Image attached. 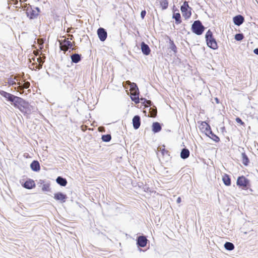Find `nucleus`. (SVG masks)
<instances>
[{
	"label": "nucleus",
	"mask_w": 258,
	"mask_h": 258,
	"mask_svg": "<svg viewBox=\"0 0 258 258\" xmlns=\"http://www.w3.org/2000/svg\"><path fill=\"white\" fill-rule=\"evenodd\" d=\"M13 105L22 112L28 113L31 111V106L29 102L21 97H18Z\"/></svg>",
	"instance_id": "1"
},
{
	"label": "nucleus",
	"mask_w": 258,
	"mask_h": 258,
	"mask_svg": "<svg viewBox=\"0 0 258 258\" xmlns=\"http://www.w3.org/2000/svg\"><path fill=\"white\" fill-rule=\"evenodd\" d=\"M206 38L207 45L213 49L218 48V45L216 40L214 38L213 33L210 30H209L206 34Z\"/></svg>",
	"instance_id": "2"
},
{
	"label": "nucleus",
	"mask_w": 258,
	"mask_h": 258,
	"mask_svg": "<svg viewBox=\"0 0 258 258\" xmlns=\"http://www.w3.org/2000/svg\"><path fill=\"white\" fill-rule=\"evenodd\" d=\"M29 59L30 64L29 66L30 69L36 70L37 69H40L41 68L43 62L40 57H32L31 58H30Z\"/></svg>",
	"instance_id": "3"
},
{
	"label": "nucleus",
	"mask_w": 258,
	"mask_h": 258,
	"mask_svg": "<svg viewBox=\"0 0 258 258\" xmlns=\"http://www.w3.org/2000/svg\"><path fill=\"white\" fill-rule=\"evenodd\" d=\"M205 30L204 26L199 20L195 21L192 25L191 30L198 35H201Z\"/></svg>",
	"instance_id": "4"
},
{
	"label": "nucleus",
	"mask_w": 258,
	"mask_h": 258,
	"mask_svg": "<svg viewBox=\"0 0 258 258\" xmlns=\"http://www.w3.org/2000/svg\"><path fill=\"white\" fill-rule=\"evenodd\" d=\"M191 8L189 7L188 2L185 1L181 7V11L183 17L187 19L189 18L191 15Z\"/></svg>",
	"instance_id": "5"
},
{
	"label": "nucleus",
	"mask_w": 258,
	"mask_h": 258,
	"mask_svg": "<svg viewBox=\"0 0 258 258\" xmlns=\"http://www.w3.org/2000/svg\"><path fill=\"white\" fill-rule=\"evenodd\" d=\"M236 183L243 189H247L249 186V180L243 175L238 177Z\"/></svg>",
	"instance_id": "6"
},
{
	"label": "nucleus",
	"mask_w": 258,
	"mask_h": 258,
	"mask_svg": "<svg viewBox=\"0 0 258 258\" xmlns=\"http://www.w3.org/2000/svg\"><path fill=\"white\" fill-rule=\"evenodd\" d=\"M26 14L30 19H35L39 15L40 10L38 8H32L29 7L26 9Z\"/></svg>",
	"instance_id": "7"
},
{
	"label": "nucleus",
	"mask_w": 258,
	"mask_h": 258,
	"mask_svg": "<svg viewBox=\"0 0 258 258\" xmlns=\"http://www.w3.org/2000/svg\"><path fill=\"white\" fill-rule=\"evenodd\" d=\"M199 123V129L203 133H204L206 135H208L209 133H211V128L210 125L207 123L206 121H198Z\"/></svg>",
	"instance_id": "8"
},
{
	"label": "nucleus",
	"mask_w": 258,
	"mask_h": 258,
	"mask_svg": "<svg viewBox=\"0 0 258 258\" xmlns=\"http://www.w3.org/2000/svg\"><path fill=\"white\" fill-rule=\"evenodd\" d=\"M72 46V43L69 40V38L64 39L60 42V49L64 51H67L69 48H71Z\"/></svg>",
	"instance_id": "9"
},
{
	"label": "nucleus",
	"mask_w": 258,
	"mask_h": 258,
	"mask_svg": "<svg viewBox=\"0 0 258 258\" xmlns=\"http://www.w3.org/2000/svg\"><path fill=\"white\" fill-rule=\"evenodd\" d=\"M0 94L5 98L7 99L8 100L14 103H15V101L18 97L3 90L0 91Z\"/></svg>",
	"instance_id": "10"
},
{
	"label": "nucleus",
	"mask_w": 258,
	"mask_h": 258,
	"mask_svg": "<svg viewBox=\"0 0 258 258\" xmlns=\"http://www.w3.org/2000/svg\"><path fill=\"white\" fill-rule=\"evenodd\" d=\"M97 34L99 39L101 41H104L106 40L107 36V33L104 28H99L97 30Z\"/></svg>",
	"instance_id": "11"
},
{
	"label": "nucleus",
	"mask_w": 258,
	"mask_h": 258,
	"mask_svg": "<svg viewBox=\"0 0 258 258\" xmlns=\"http://www.w3.org/2000/svg\"><path fill=\"white\" fill-rule=\"evenodd\" d=\"M148 239L145 236H140L138 237L137 240V243L138 246L144 247H145L147 244Z\"/></svg>",
	"instance_id": "12"
},
{
	"label": "nucleus",
	"mask_w": 258,
	"mask_h": 258,
	"mask_svg": "<svg viewBox=\"0 0 258 258\" xmlns=\"http://www.w3.org/2000/svg\"><path fill=\"white\" fill-rule=\"evenodd\" d=\"M23 186L27 189H30L35 187V183L33 179H29L25 181Z\"/></svg>",
	"instance_id": "13"
},
{
	"label": "nucleus",
	"mask_w": 258,
	"mask_h": 258,
	"mask_svg": "<svg viewBox=\"0 0 258 258\" xmlns=\"http://www.w3.org/2000/svg\"><path fill=\"white\" fill-rule=\"evenodd\" d=\"M54 198L57 201H60L61 202H65L67 197L66 195L61 192H57L54 195Z\"/></svg>",
	"instance_id": "14"
},
{
	"label": "nucleus",
	"mask_w": 258,
	"mask_h": 258,
	"mask_svg": "<svg viewBox=\"0 0 258 258\" xmlns=\"http://www.w3.org/2000/svg\"><path fill=\"white\" fill-rule=\"evenodd\" d=\"M133 124L136 130L139 128L141 125V119L139 115L135 116L133 118Z\"/></svg>",
	"instance_id": "15"
},
{
	"label": "nucleus",
	"mask_w": 258,
	"mask_h": 258,
	"mask_svg": "<svg viewBox=\"0 0 258 258\" xmlns=\"http://www.w3.org/2000/svg\"><path fill=\"white\" fill-rule=\"evenodd\" d=\"M141 46L142 51L144 54L147 55L150 54L151 50L147 44H146L145 42H142L141 43Z\"/></svg>",
	"instance_id": "16"
},
{
	"label": "nucleus",
	"mask_w": 258,
	"mask_h": 258,
	"mask_svg": "<svg viewBox=\"0 0 258 258\" xmlns=\"http://www.w3.org/2000/svg\"><path fill=\"white\" fill-rule=\"evenodd\" d=\"M233 22L235 25L239 26L244 22V18L241 15H237L233 18Z\"/></svg>",
	"instance_id": "17"
},
{
	"label": "nucleus",
	"mask_w": 258,
	"mask_h": 258,
	"mask_svg": "<svg viewBox=\"0 0 258 258\" xmlns=\"http://www.w3.org/2000/svg\"><path fill=\"white\" fill-rule=\"evenodd\" d=\"M158 151L160 152L163 157L165 156H169V151L165 148L164 145H162L158 148Z\"/></svg>",
	"instance_id": "18"
},
{
	"label": "nucleus",
	"mask_w": 258,
	"mask_h": 258,
	"mask_svg": "<svg viewBox=\"0 0 258 258\" xmlns=\"http://www.w3.org/2000/svg\"><path fill=\"white\" fill-rule=\"evenodd\" d=\"M31 169L34 171H38L40 169V166L38 161L34 160L30 165Z\"/></svg>",
	"instance_id": "19"
},
{
	"label": "nucleus",
	"mask_w": 258,
	"mask_h": 258,
	"mask_svg": "<svg viewBox=\"0 0 258 258\" xmlns=\"http://www.w3.org/2000/svg\"><path fill=\"white\" fill-rule=\"evenodd\" d=\"M222 180L226 186H230L231 185V179L228 174H225L223 176Z\"/></svg>",
	"instance_id": "20"
},
{
	"label": "nucleus",
	"mask_w": 258,
	"mask_h": 258,
	"mask_svg": "<svg viewBox=\"0 0 258 258\" xmlns=\"http://www.w3.org/2000/svg\"><path fill=\"white\" fill-rule=\"evenodd\" d=\"M161 130V126L158 122H154L152 124V131L154 133H158Z\"/></svg>",
	"instance_id": "21"
},
{
	"label": "nucleus",
	"mask_w": 258,
	"mask_h": 258,
	"mask_svg": "<svg viewBox=\"0 0 258 258\" xmlns=\"http://www.w3.org/2000/svg\"><path fill=\"white\" fill-rule=\"evenodd\" d=\"M189 156V151L187 149L184 148L181 150L180 157L182 159H185Z\"/></svg>",
	"instance_id": "22"
},
{
	"label": "nucleus",
	"mask_w": 258,
	"mask_h": 258,
	"mask_svg": "<svg viewBox=\"0 0 258 258\" xmlns=\"http://www.w3.org/2000/svg\"><path fill=\"white\" fill-rule=\"evenodd\" d=\"M206 135L216 143H218L220 141V138L217 135L214 134L212 131L211 133H209V134Z\"/></svg>",
	"instance_id": "23"
},
{
	"label": "nucleus",
	"mask_w": 258,
	"mask_h": 258,
	"mask_svg": "<svg viewBox=\"0 0 258 258\" xmlns=\"http://www.w3.org/2000/svg\"><path fill=\"white\" fill-rule=\"evenodd\" d=\"M71 59L73 62L78 63L81 59V55L77 53L71 55Z\"/></svg>",
	"instance_id": "24"
},
{
	"label": "nucleus",
	"mask_w": 258,
	"mask_h": 258,
	"mask_svg": "<svg viewBox=\"0 0 258 258\" xmlns=\"http://www.w3.org/2000/svg\"><path fill=\"white\" fill-rule=\"evenodd\" d=\"M241 157H242V163L245 165V166H247L249 163V160L247 157V156L246 155V154H245V153H242L241 154Z\"/></svg>",
	"instance_id": "25"
},
{
	"label": "nucleus",
	"mask_w": 258,
	"mask_h": 258,
	"mask_svg": "<svg viewBox=\"0 0 258 258\" xmlns=\"http://www.w3.org/2000/svg\"><path fill=\"white\" fill-rule=\"evenodd\" d=\"M56 180L58 184L63 186H66L67 184V180L60 176H58Z\"/></svg>",
	"instance_id": "26"
},
{
	"label": "nucleus",
	"mask_w": 258,
	"mask_h": 258,
	"mask_svg": "<svg viewBox=\"0 0 258 258\" xmlns=\"http://www.w3.org/2000/svg\"><path fill=\"white\" fill-rule=\"evenodd\" d=\"M160 6L162 10L166 9L168 7L167 0H158Z\"/></svg>",
	"instance_id": "27"
},
{
	"label": "nucleus",
	"mask_w": 258,
	"mask_h": 258,
	"mask_svg": "<svg viewBox=\"0 0 258 258\" xmlns=\"http://www.w3.org/2000/svg\"><path fill=\"white\" fill-rule=\"evenodd\" d=\"M225 248L228 250H232L234 248V245L232 243L226 242L224 244Z\"/></svg>",
	"instance_id": "28"
},
{
	"label": "nucleus",
	"mask_w": 258,
	"mask_h": 258,
	"mask_svg": "<svg viewBox=\"0 0 258 258\" xmlns=\"http://www.w3.org/2000/svg\"><path fill=\"white\" fill-rule=\"evenodd\" d=\"M131 98L132 100L135 102V103L136 104L139 103L140 99L139 97V94H132L131 95Z\"/></svg>",
	"instance_id": "29"
},
{
	"label": "nucleus",
	"mask_w": 258,
	"mask_h": 258,
	"mask_svg": "<svg viewBox=\"0 0 258 258\" xmlns=\"http://www.w3.org/2000/svg\"><path fill=\"white\" fill-rule=\"evenodd\" d=\"M141 103L144 104L146 107L150 106L151 105V101L150 100H148L145 98H141L140 99Z\"/></svg>",
	"instance_id": "30"
},
{
	"label": "nucleus",
	"mask_w": 258,
	"mask_h": 258,
	"mask_svg": "<svg viewBox=\"0 0 258 258\" xmlns=\"http://www.w3.org/2000/svg\"><path fill=\"white\" fill-rule=\"evenodd\" d=\"M173 17L175 19L176 24H180L181 22L180 14L179 13H174Z\"/></svg>",
	"instance_id": "31"
},
{
	"label": "nucleus",
	"mask_w": 258,
	"mask_h": 258,
	"mask_svg": "<svg viewBox=\"0 0 258 258\" xmlns=\"http://www.w3.org/2000/svg\"><path fill=\"white\" fill-rule=\"evenodd\" d=\"M130 91L131 95L138 94L137 93V92L138 91V88H137V86H136V87H135V86H130Z\"/></svg>",
	"instance_id": "32"
},
{
	"label": "nucleus",
	"mask_w": 258,
	"mask_h": 258,
	"mask_svg": "<svg viewBox=\"0 0 258 258\" xmlns=\"http://www.w3.org/2000/svg\"><path fill=\"white\" fill-rule=\"evenodd\" d=\"M111 135H109V134L102 135V140L104 142H109L111 140Z\"/></svg>",
	"instance_id": "33"
},
{
	"label": "nucleus",
	"mask_w": 258,
	"mask_h": 258,
	"mask_svg": "<svg viewBox=\"0 0 258 258\" xmlns=\"http://www.w3.org/2000/svg\"><path fill=\"white\" fill-rule=\"evenodd\" d=\"M243 38H244L243 35L241 33L236 34L235 35V39L237 41H241L243 39Z\"/></svg>",
	"instance_id": "34"
},
{
	"label": "nucleus",
	"mask_w": 258,
	"mask_h": 258,
	"mask_svg": "<svg viewBox=\"0 0 258 258\" xmlns=\"http://www.w3.org/2000/svg\"><path fill=\"white\" fill-rule=\"evenodd\" d=\"M151 109V108L150 109ZM157 109H152L151 111H150L151 116V117H155L157 115Z\"/></svg>",
	"instance_id": "35"
},
{
	"label": "nucleus",
	"mask_w": 258,
	"mask_h": 258,
	"mask_svg": "<svg viewBox=\"0 0 258 258\" xmlns=\"http://www.w3.org/2000/svg\"><path fill=\"white\" fill-rule=\"evenodd\" d=\"M42 190L43 191H49L50 190L49 185V184H43L42 187Z\"/></svg>",
	"instance_id": "36"
},
{
	"label": "nucleus",
	"mask_w": 258,
	"mask_h": 258,
	"mask_svg": "<svg viewBox=\"0 0 258 258\" xmlns=\"http://www.w3.org/2000/svg\"><path fill=\"white\" fill-rule=\"evenodd\" d=\"M15 78H14V79H10L9 81H8V84L9 85H15L16 84V82L15 81Z\"/></svg>",
	"instance_id": "37"
},
{
	"label": "nucleus",
	"mask_w": 258,
	"mask_h": 258,
	"mask_svg": "<svg viewBox=\"0 0 258 258\" xmlns=\"http://www.w3.org/2000/svg\"><path fill=\"white\" fill-rule=\"evenodd\" d=\"M30 84L29 82H26L22 85L24 89H27L30 87Z\"/></svg>",
	"instance_id": "38"
},
{
	"label": "nucleus",
	"mask_w": 258,
	"mask_h": 258,
	"mask_svg": "<svg viewBox=\"0 0 258 258\" xmlns=\"http://www.w3.org/2000/svg\"><path fill=\"white\" fill-rule=\"evenodd\" d=\"M236 121L242 125H244V122L239 117H237L236 118Z\"/></svg>",
	"instance_id": "39"
},
{
	"label": "nucleus",
	"mask_w": 258,
	"mask_h": 258,
	"mask_svg": "<svg viewBox=\"0 0 258 258\" xmlns=\"http://www.w3.org/2000/svg\"><path fill=\"white\" fill-rule=\"evenodd\" d=\"M17 89H18V91L20 92V93L21 94H22L23 93V89H24V88L22 86H21V85H19L18 87H17Z\"/></svg>",
	"instance_id": "40"
},
{
	"label": "nucleus",
	"mask_w": 258,
	"mask_h": 258,
	"mask_svg": "<svg viewBox=\"0 0 258 258\" xmlns=\"http://www.w3.org/2000/svg\"><path fill=\"white\" fill-rule=\"evenodd\" d=\"M146 12L145 10H143L141 13V18L143 19L145 18V16H146Z\"/></svg>",
	"instance_id": "41"
},
{
	"label": "nucleus",
	"mask_w": 258,
	"mask_h": 258,
	"mask_svg": "<svg viewBox=\"0 0 258 258\" xmlns=\"http://www.w3.org/2000/svg\"><path fill=\"white\" fill-rule=\"evenodd\" d=\"M125 83L127 85H130V86H135V87H136V84L135 83H131L130 81H126Z\"/></svg>",
	"instance_id": "42"
},
{
	"label": "nucleus",
	"mask_w": 258,
	"mask_h": 258,
	"mask_svg": "<svg viewBox=\"0 0 258 258\" xmlns=\"http://www.w3.org/2000/svg\"><path fill=\"white\" fill-rule=\"evenodd\" d=\"M172 49L173 50L176 49V47L175 45L174 44L173 41H172Z\"/></svg>",
	"instance_id": "43"
},
{
	"label": "nucleus",
	"mask_w": 258,
	"mask_h": 258,
	"mask_svg": "<svg viewBox=\"0 0 258 258\" xmlns=\"http://www.w3.org/2000/svg\"><path fill=\"white\" fill-rule=\"evenodd\" d=\"M253 52L255 54H258V48L254 49Z\"/></svg>",
	"instance_id": "44"
},
{
	"label": "nucleus",
	"mask_w": 258,
	"mask_h": 258,
	"mask_svg": "<svg viewBox=\"0 0 258 258\" xmlns=\"http://www.w3.org/2000/svg\"><path fill=\"white\" fill-rule=\"evenodd\" d=\"M181 201V198L180 197H178L177 199V203H180Z\"/></svg>",
	"instance_id": "45"
},
{
	"label": "nucleus",
	"mask_w": 258,
	"mask_h": 258,
	"mask_svg": "<svg viewBox=\"0 0 258 258\" xmlns=\"http://www.w3.org/2000/svg\"><path fill=\"white\" fill-rule=\"evenodd\" d=\"M13 1V4L14 5H16L17 3H18V1L17 0H12Z\"/></svg>",
	"instance_id": "46"
},
{
	"label": "nucleus",
	"mask_w": 258,
	"mask_h": 258,
	"mask_svg": "<svg viewBox=\"0 0 258 258\" xmlns=\"http://www.w3.org/2000/svg\"><path fill=\"white\" fill-rule=\"evenodd\" d=\"M70 36H71V37H73V36L72 35H70ZM72 39V38H71V39Z\"/></svg>",
	"instance_id": "47"
}]
</instances>
